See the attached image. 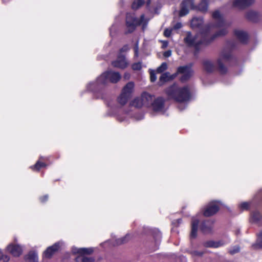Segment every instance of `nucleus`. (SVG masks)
<instances>
[{"label": "nucleus", "instance_id": "obj_16", "mask_svg": "<svg viewBox=\"0 0 262 262\" xmlns=\"http://www.w3.org/2000/svg\"><path fill=\"white\" fill-rule=\"evenodd\" d=\"M134 84L133 82H129L126 84L122 90V93L130 97L131 94L133 92Z\"/></svg>", "mask_w": 262, "mask_h": 262}, {"label": "nucleus", "instance_id": "obj_12", "mask_svg": "<svg viewBox=\"0 0 262 262\" xmlns=\"http://www.w3.org/2000/svg\"><path fill=\"white\" fill-rule=\"evenodd\" d=\"M193 7L192 3L190 0H185L182 3L179 14L180 16H183L188 13V7Z\"/></svg>", "mask_w": 262, "mask_h": 262}, {"label": "nucleus", "instance_id": "obj_28", "mask_svg": "<svg viewBox=\"0 0 262 262\" xmlns=\"http://www.w3.org/2000/svg\"><path fill=\"white\" fill-rule=\"evenodd\" d=\"M261 219V215L258 212H254L252 213L251 220L252 222H256L259 221Z\"/></svg>", "mask_w": 262, "mask_h": 262}, {"label": "nucleus", "instance_id": "obj_26", "mask_svg": "<svg viewBox=\"0 0 262 262\" xmlns=\"http://www.w3.org/2000/svg\"><path fill=\"white\" fill-rule=\"evenodd\" d=\"M27 259L30 262H35L37 260V256L36 253L30 252L27 256Z\"/></svg>", "mask_w": 262, "mask_h": 262}, {"label": "nucleus", "instance_id": "obj_4", "mask_svg": "<svg viewBox=\"0 0 262 262\" xmlns=\"http://www.w3.org/2000/svg\"><path fill=\"white\" fill-rule=\"evenodd\" d=\"M208 37L209 34L208 33L205 34H198L195 36H192L191 33L188 32L187 37L184 39V41L189 46L193 47L198 49L200 45L208 42Z\"/></svg>", "mask_w": 262, "mask_h": 262}, {"label": "nucleus", "instance_id": "obj_43", "mask_svg": "<svg viewBox=\"0 0 262 262\" xmlns=\"http://www.w3.org/2000/svg\"><path fill=\"white\" fill-rule=\"evenodd\" d=\"M128 50V47L127 46H124L121 50L120 51L122 52H125Z\"/></svg>", "mask_w": 262, "mask_h": 262}, {"label": "nucleus", "instance_id": "obj_17", "mask_svg": "<svg viewBox=\"0 0 262 262\" xmlns=\"http://www.w3.org/2000/svg\"><path fill=\"white\" fill-rule=\"evenodd\" d=\"M234 34L241 42H245L247 40V34L243 31L235 30Z\"/></svg>", "mask_w": 262, "mask_h": 262}, {"label": "nucleus", "instance_id": "obj_44", "mask_svg": "<svg viewBox=\"0 0 262 262\" xmlns=\"http://www.w3.org/2000/svg\"><path fill=\"white\" fill-rule=\"evenodd\" d=\"M167 46V42H166V41L164 42L163 46H164L165 47Z\"/></svg>", "mask_w": 262, "mask_h": 262}, {"label": "nucleus", "instance_id": "obj_14", "mask_svg": "<svg viewBox=\"0 0 262 262\" xmlns=\"http://www.w3.org/2000/svg\"><path fill=\"white\" fill-rule=\"evenodd\" d=\"M59 248L58 243H56L54 245L49 247L43 253V256L46 258H50L51 256L58 250Z\"/></svg>", "mask_w": 262, "mask_h": 262}, {"label": "nucleus", "instance_id": "obj_30", "mask_svg": "<svg viewBox=\"0 0 262 262\" xmlns=\"http://www.w3.org/2000/svg\"><path fill=\"white\" fill-rule=\"evenodd\" d=\"M9 257L7 255H4L0 251V262H8Z\"/></svg>", "mask_w": 262, "mask_h": 262}, {"label": "nucleus", "instance_id": "obj_32", "mask_svg": "<svg viewBox=\"0 0 262 262\" xmlns=\"http://www.w3.org/2000/svg\"><path fill=\"white\" fill-rule=\"evenodd\" d=\"M142 65L140 62L135 63L132 65V69L134 70H139L141 69Z\"/></svg>", "mask_w": 262, "mask_h": 262}, {"label": "nucleus", "instance_id": "obj_42", "mask_svg": "<svg viewBox=\"0 0 262 262\" xmlns=\"http://www.w3.org/2000/svg\"><path fill=\"white\" fill-rule=\"evenodd\" d=\"M48 196L47 195H46L40 198V200L41 202H44L48 200Z\"/></svg>", "mask_w": 262, "mask_h": 262}, {"label": "nucleus", "instance_id": "obj_5", "mask_svg": "<svg viewBox=\"0 0 262 262\" xmlns=\"http://www.w3.org/2000/svg\"><path fill=\"white\" fill-rule=\"evenodd\" d=\"M213 18L216 21L214 26H209L208 29H210L213 27H216L219 29V32L216 36H220L225 35L227 33V25L224 21L222 16L219 11H216L212 14Z\"/></svg>", "mask_w": 262, "mask_h": 262}, {"label": "nucleus", "instance_id": "obj_34", "mask_svg": "<svg viewBox=\"0 0 262 262\" xmlns=\"http://www.w3.org/2000/svg\"><path fill=\"white\" fill-rule=\"evenodd\" d=\"M150 80L152 82H154L156 81L157 79V77L156 76L155 71L154 70H150Z\"/></svg>", "mask_w": 262, "mask_h": 262}, {"label": "nucleus", "instance_id": "obj_8", "mask_svg": "<svg viewBox=\"0 0 262 262\" xmlns=\"http://www.w3.org/2000/svg\"><path fill=\"white\" fill-rule=\"evenodd\" d=\"M126 22L129 32H132L137 26L142 24L144 26L146 24V22H144V16L143 15L141 16L140 19H138L135 18L134 15L130 14H127Z\"/></svg>", "mask_w": 262, "mask_h": 262}, {"label": "nucleus", "instance_id": "obj_38", "mask_svg": "<svg viewBox=\"0 0 262 262\" xmlns=\"http://www.w3.org/2000/svg\"><path fill=\"white\" fill-rule=\"evenodd\" d=\"M135 51V56L136 57H138V43L137 42L136 45V46L134 48Z\"/></svg>", "mask_w": 262, "mask_h": 262}, {"label": "nucleus", "instance_id": "obj_33", "mask_svg": "<svg viewBox=\"0 0 262 262\" xmlns=\"http://www.w3.org/2000/svg\"><path fill=\"white\" fill-rule=\"evenodd\" d=\"M249 206V204L247 202H243L239 204V208L243 210H247Z\"/></svg>", "mask_w": 262, "mask_h": 262}, {"label": "nucleus", "instance_id": "obj_40", "mask_svg": "<svg viewBox=\"0 0 262 262\" xmlns=\"http://www.w3.org/2000/svg\"><path fill=\"white\" fill-rule=\"evenodd\" d=\"M182 25L181 23H177L174 26L173 29H179L182 27Z\"/></svg>", "mask_w": 262, "mask_h": 262}, {"label": "nucleus", "instance_id": "obj_10", "mask_svg": "<svg viewBox=\"0 0 262 262\" xmlns=\"http://www.w3.org/2000/svg\"><path fill=\"white\" fill-rule=\"evenodd\" d=\"M112 65L116 68L124 69L127 66L128 63L124 56L119 55L116 60L112 62Z\"/></svg>", "mask_w": 262, "mask_h": 262}, {"label": "nucleus", "instance_id": "obj_31", "mask_svg": "<svg viewBox=\"0 0 262 262\" xmlns=\"http://www.w3.org/2000/svg\"><path fill=\"white\" fill-rule=\"evenodd\" d=\"M210 227L206 226V222H204L201 226V229L204 233H207L210 231Z\"/></svg>", "mask_w": 262, "mask_h": 262}, {"label": "nucleus", "instance_id": "obj_27", "mask_svg": "<svg viewBox=\"0 0 262 262\" xmlns=\"http://www.w3.org/2000/svg\"><path fill=\"white\" fill-rule=\"evenodd\" d=\"M46 164L41 162L40 161H38L36 162V163L33 166H31V168L33 170H39L41 167H45Z\"/></svg>", "mask_w": 262, "mask_h": 262}, {"label": "nucleus", "instance_id": "obj_9", "mask_svg": "<svg viewBox=\"0 0 262 262\" xmlns=\"http://www.w3.org/2000/svg\"><path fill=\"white\" fill-rule=\"evenodd\" d=\"M219 202H211L205 208L204 215L205 216H210L216 213L219 209Z\"/></svg>", "mask_w": 262, "mask_h": 262}, {"label": "nucleus", "instance_id": "obj_20", "mask_svg": "<svg viewBox=\"0 0 262 262\" xmlns=\"http://www.w3.org/2000/svg\"><path fill=\"white\" fill-rule=\"evenodd\" d=\"M204 69L208 72H211L214 68V65L211 61L209 60H205L203 63Z\"/></svg>", "mask_w": 262, "mask_h": 262}, {"label": "nucleus", "instance_id": "obj_29", "mask_svg": "<svg viewBox=\"0 0 262 262\" xmlns=\"http://www.w3.org/2000/svg\"><path fill=\"white\" fill-rule=\"evenodd\" d=\"M167 68V65L166 63L163 62L161 65L157 69V73H161L166 70Z\"/></svg>", "mask_w": 262, "mask_h": 262}, {"label": "nucleus", "instance_id": "obj_18", "mask_svg": "<svg viewBox=\"0 0 262 262\" xmlns=\"http://www.w3.org/2000/svg\"><path fill=\"white\" fill-rule=\"evenodd\" d=\"M228 57L226 56H222L219 60H217V64L219 67L220 70L221 72L224 73L226 71V68L224 67L222 60H227Z\"/></svg>", "mask_w": 262, "mask_h": 262}, {"label": "nucleus", "instance_id": "obj_2", "mask_svg": "<svg viewBox=\"0 0 262 262\" xmlns=\"http://www.w3.org/2000/svg\"><path fill=\"white\" fill-rule=\"evenodd\" d=\"M178 73L182 74L181 80L184 81L187 80L192 74V71L190 67L183 66L178 68L177 73L173 75H170L169 73H165L161 76L159 82L161 85L164 82L174 79Z\"/></svg>", "mask_w": 262, "mask_h": 262}, {"label": "nucleus", "instance_id": "obj_1", "mask_svg": "<svg viewBox=\"0 0 262 262\" xmlns=\"http://www.w3.org/2000/svg\"><path fill=\"white\" fill-rule=\"evenodd\" d=\"M168 96L178 102H185L189 100L190 93L187 86L179 88L174 84L166 90Z\"/></svg>", "mask_w": 262, "mask_h": 262}, {"label": "nucleus", "instance_id": "obj_24", "mask_svg": "<svg viewBox=\"0 0 262 262\" xmlns=\"http://www.w3.org/2000/svg\"><path fill=\"white\" fill-rule=\"evenodd\" d=\"M253 246L254 248H262V231L258 234V239Z\"/></svg>", "mask_w": 262, "mask_h": 262}, {"label": "nucleus", "instance_id": "obj_36", "mask_svg": "<svg viewBox=\"0 0 262 262\" xmlns=\"http://www.w3.org/2000/svg\"><path fill=\"white\" fill-rule=\"evenodd\" d=\"M221 245H220L219 243H215L214 242H210L209 243H208V246L209 247H218L220 246Z\"/></svg>", "mask_w": 262, "mask_h": 262}, {"label": "nucleus", "instance_id": "obj_39", "mask_svg": "<svg viewBox=\"0 0 262 262\" xmlns=\"http://www.w3.org/2000/svg\"><path fill=\"white\" fill-rule=\"evenodd\" d=\"M171 55V51L170 50L167 51L165 52L163 54V55L165 57H168L170 56Z\"/></svg>", "mask_w": 262, "mask_h": 262}, {"label": "nucleus", "instance_id": "obj_15", "mask_svg": "<svg viewBox=\"0 0 262 262\" xmlns=\"http://www.w3.org/2000/svg\"><path fill=\"white\" fill-rule=\"evenodd\" d=\"M199 222V220L196 217L192 218L190 234L191 237L195 238L196 236Z\"/></svg>", "mask_w": 262, "mask_h": 262}, {"label": "nucleus", "instance_id": "obj_46", "mask_svg": "<svg viewBox=\"0 0 262 262\" xmlns=\"http://www.w3.org/2000/svg\"><path fill=\"white\" fill-rule=\"evenodd\" d=\"M149 3H150V1H149L148 2V4H149Z\"/></svg>", "mask_w": 262, "mask_h": 262}, {"label": "nucleus", "instance_id": "obj_45", "mask_svg": "<svg viewBox=\"0 0 262 262\" xmlns=\"http://www.w3.org/2000/svg\"><path fill=\"white\" fill-rule=\"evenodd\" d=\"M124 77H125V78H129V74H125Z\"/></svg>", "mask_w": 262, "mask_h": 262}, {"label": "nucleus", "instance_id": "obj_19", "mask_svg": "<svg viewBox=\"0 0 262 262\" xmlns=\"http://www.w3.org/2000/svg\"><path fill=\"white\" fill-rule=\"evenodd\" d=\"M130 105L137 108H140L144 106L141 97L135 99L131 102Z\"/></svg>", "mask_w": 262, "mask_h": 262}, {"label": "nucleus", "instance_id": "obj_41", "mask_svg": "<svg viewBox=\"0 0 262 262\" xmlns=\"http://www.w3.org/2000/svg\"><path fill=\"white\" fill-rule=\"evenodd\" d=\"M127 236V235H126L125 237H124L123 238L119 239L118 241H117V243L119 244H121L125 242H126L125 238H126Z\"/></svg>", "mask_w": 262, "mask_h": 262}, {"label": "nucleus", "instance_id": "obj_22", "mask_svg": "<svg viewBox=\"0 0 262 262\" xmlns=\"http://www.w3.org/2000/svg\"><path fill=\"white\" fill-rule=\"evenodd\" d=\"M203 23V20L200 18H193L191 22V25L193 28L200 27Z\"/></svg>", "mask_w": 262, "mask_h": 262}, {"label": "nucleus", "instance_id": "obj_13", "mask_svg": "<svg viewBox=\"0 0 262 262\" xmlns=\"http://www.w3.org/2000/svg\"><path fill=\"white\" fill-rule=\"evenodd\" d=\"M254 0H236L233 3V6L239 9H243L250 5Z\"/></svg>", "mask_w": 262, "mask_h": 262}, {"label": "nucleus", "instance_id": "obj_21", "mask_svg": "<svg viewBox=\"0 0 262 262\" xmlns=\"http://www.w3.org/2000/svg\"><path fill=\"white\" fill-rule=\"evenodd\" d=\"M130 97L127 95L121 93L120 96L118 97V102L121 105H124Z\"/></svg>", "mask_w": 262, "mask_h": 262}, {"label": "nucleus", "instance_id": "obj_11", "mask_svg": "<svg viewBox=\"0 0 262 262\" xmlns=\"http://www.w3.org/2000/svg\"><path fill=\"white\" fill-rule=\"evenodd\" d=\"M7 250L14 256H19L23 252V249L19 245L14 244L8 245Z\"/></svg>", "mask_w": 262, "mask_h": 262}, {"label": "nucleus", "instance_id": "obj_23", "mask_svg": "<svg viewBox=\"0 0 262 262\" xmlns=\"http://www.w3.org/2000/svg\"><path fill=\"white\" fill-rule=\"evenodd\" d=\"M198 8L200 11L202 12L206 11L208 8V3L207 2V0H202L201 3L199 4Z\"/></svg>", "mask_w": 262, "mask_h": 262}, {"label": "nucleus", "instance_id": "obj_3", "mask_svg": "<svg viewBox=\"0 0 262 262\" xmlns=\"http://www.w3.org/2000/svg\"><path fill=\"white\" fill-rule=\"evenodd\" d=\"M140 97L144 106H152V109L155 112H160L163 110L164 107V100L163 98H158L152 102L153 96L146 92L143 93Z\"/></svg>", "mask_w": 262, "mask_h": 262}, {"label": "nucleus", "instance_id": "obj_37", "mask_svg": "<svg viewBox=\"0 0 262 262\" xmlns=\"http://www.w3.org/2000/svg\"><path fill=\"white\" fill-rule=\"evenodd\" d=\"M239 251V248L238 247H236L235 248H234L233 249H231L230 251V252L231 253V254H234L235 253H237L238 252V251Z\"/></svg>", "mask_w": 262, "mask_h": 262}, {"label": "nucleus", "instance_id": "obj_6", "mask_svg": "<svg viewBox=\"0 0 262 262\" xmlns=\"http://www.w3.org/2000/svg\"><path fill=\"white\" fill-rule=\"evenodd\" d=\"M121 78V75L118 72H115L112 71H107L103 73L97 79L98 84H106L110 81L112 83L118 82Z\"/></svg>", "mask_w": 262, "mask_h": 262}, {"label": "nucleus", "instance_id": "obj_7", "mask_svg": "<svg viewBox=\"0 0 262 262\" xmlns=\"http://www.w3.org/2000/svg\"><path fill=\"white\" fill-rule=\"evenodd\" d=\"M92 248H72V252L75 254H79L75 259L76 262H93L94 259L84 256V254H90L93 252Z\"/></svg>", "mask_w": 262, "mask_h": 262}, {"label": "nucleus", "instance_id": "obj_25", "mask_svg": "<svg viewBox=\"0 0 262 262\" xmlns=\"http://www.w3.org/2000/svg\"><path fill=\"white\" fill-rule=\"evenodd\" d=\"M144 3V0H135L132 4L133 9H137L141 7Z\"/></svg>", "mask_w": 262, "mask_h": 262}, {"label": "nucleus", "instance_id": "obj_35", "mask_svg": "<svg viewBox=\"0 0 262 262\" xmlns=\"http://www.w3.org/2000/svg\"><path fill=\"white\" fill-rule=\"evenodd\" d=\"M171 30L170 29H166L164 31V34L166 37H169L171 35Z\"/></svg>", "mask_w": 262, "mask_h": 262}]
</instances>
